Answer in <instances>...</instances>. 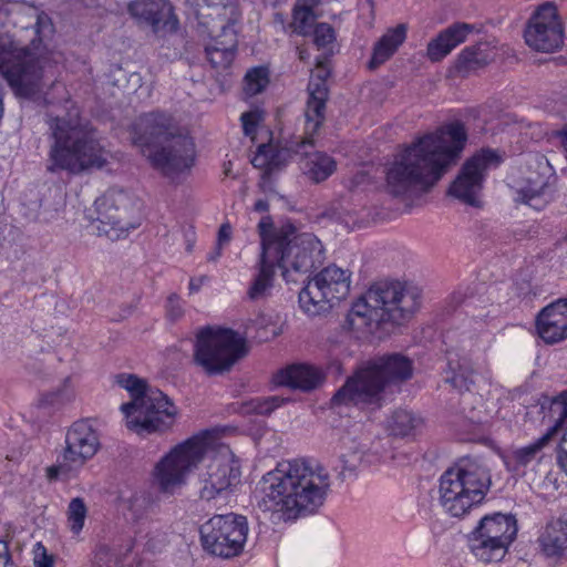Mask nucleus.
<instances>
[{
  "mask_svg": "<svg viewBox=\"0 0 567 567\" xmlns=\"http://www.w3.org/2000/svg\"><path fill=\"white\" fill-rule=\"evenodd\" d=\"M10 24L32 37L14 40L8 33L0 35V73L18 95L32 96L41 90L49 66L39 51L40 44L53 34V23L32 4L0 0V27Z\"/></svg>",
  "mask_w": 567,
  "mask_h": 567,
  "instance_id": "nucleus-1",
  "label": "nucleus"
},
{
  "mask_svg": "<svg viewBox=\"0 0 567 567\" xmlns=\"http://www.w3.org/2000/svg\"><path fill=\"white\" fill-rule=\"evenodd\" d=\"M329 487L321 465L300 458L281 462L259 481L257 506L274 524L292 523L317 513Z\"/></svg>",
  "mask_w": 567,
  "mask_h": 567,
  "instance_id": "nucleus-2",
  "label": "nucleus"
},
{
  "mask_svg": "<svg viewBox=\"0 0 567 567\" xmlns=\"http://www.w3.org/2000/svg\"><path fill=\"white\" fill-rule=\"evenodd\" d=\"M467 142L461 122L425 134L399 153L386 171V184L395 196L427 192L460 158Z\"/></svg>",
  "mask_w": 567,
  "mask_h": 567,
  "instance_id": "nucleus-3",
  "label": "nucleus"
},
{
  "mask_svg": "<svg viewBox=\"0 0 567 567\" xmlns=\"http://www.w3.org/2000/svg\"><path fill=\"white\" fill-rule=\"evenodd\" d=\"M50 148L47 171L80 174L90 168H102L109 159V151L101 144L96 132L84 123L79 110L72 107L65 115H48Z\"/></svg>",
  "mask_w": 567,
  "mask_h": 567,
  "instance_id": "nucleus-4",
  "label": "nucleus"
},
{
  "mask_svg": "<svg viewBox=\"0 0 567 567\" xmlns=\"http://www.w3.org/2000/svg\"><path fill=\"white\" fill-rule=\"evenodd\" d=\"M421 298V289L412 284L378 281L352 305L343 327L365 333L382 322L401 324L417 311Z\"/></svg>",
  "mask_w": 567,
  "mask_h": 567,
  "instance_id": "nucleus-5",
  "label": "nucleus"
},
{
  "mask_svg": "<svg viewBox=\"0 0 567 567\" xmlns=\"http://www.w3.org/2000/svg\"><path fill=\"white\" fill-rule=\"evenodd\" d=\"M141 133L135 144L152 166L168 177L189 169L195 162V144L164 113H148L140 118Z\"/></svg>",
  "mask_w": 567,
  "mask_h": 567,
  "instance_id": "nucleus-6",
  "label": "nucleus"
},
{
  "mask_svg": "<svg viewBox=\"0 0 567 567\" xmlns=\"http://www.w3.org/2000/svg\"><path fill=\"white\" fill-rule=\"evenodd\" d=\"M412 377L409 358L394 353L368 362L350 377L333 395L334 405H355L375 410L382 406L386 388Z\"/></svg>",
  "mask_w": 567,
  "mask_h": 567,
  "instance_id": "nucleus-7",
  "label": "nucleus"
},
{
  "mask_svg": "<svg viewBox=\"0 0 567 567\" xmlns=\"http://www.w3.org/2000/svg\"><path fill=\"white\" fill-rule=\"evenodd\" d=\"M116 383L131 395V401L121 405L130 430L143 435L163 433L174 426L178 409L161 390L134 374H118Z\"/></svg>",
  "mask_w": 567,
  "mask_h": 567,
  "instance_id": "nucleus-8",
  "label": "nucleus"
},
{
  "mask_svg": "<svg viewBox=\"0 0 567 567\" xmlns=\"http://www.w3.org/2000/svg\"><path fill=\"white\" fill-rule=\"evenodd\" d=\"M258 228L261 246L277 251L274 260L287 282H297L296 275L308 274L323 262V246L313 234L298 233L292 225L271 230L267 218L261 219Z\"/></svg>",
  "mask_w": 567,
  "mask_h": 567,
  "instance_id": "nucleus-9",
  "label": "nucleus"
},
{
  "mask_svg": "<svg viewBox=\"0 0 567 567\" xmlns=\"http://www.w3.org/2000/svg\"><path fill=\"white\" fill-rule=\"evenodd\" d=\"M491 483L489 468L484 462L464 457L441 476V505L452 516L461 517L483 502Z\"/></svg>",
  "mask_w": 567,
  "mask_h": 567,
  "instance_id": "nucleus-10",
  "label": "nucleus"
},
{
  "mask_svg": "<svg viewBox=\"0 0 567 567\" xmlns=\"http://www.w3.org/2000/svg\"><path fill=\"white\" fill-rule=\"evenodd\" d=\"M209 434H196L175 445L155 464L152 477L157 489L174 495L187 482L189 474L203 462L208 449Z\"/></svg>",
  "mask_w": 567,
  "mask_h": 567,
  "instance_id": "nucleus-11",
  "label": "nucleus"
},
{
  "mask_svg": "<svg viewBox=\"0 0 567 567\" xmlns=\"http://www.w3.org/2000/svg\"><path fill=\"white\" fill-rule=\"evenodd\" d=\"M246 353L245 338L231 329L207 327L197 333L194 360L208 374L228 371Z\"/></svg>",
  "mask_w": 567,
  "mask_h": 567,
  "instance_id": "nucleus-12",
  "label": "nucleus"
},
{
  "mask_svg": "<svg viewBox=\"0 0 567 567\" xmlns=\"http://www.w3.org/2000/svg\"><path fill=\"white\" fill-rule=\"evenodd\" d=\"M547 417L554 424L535 442L512 451L506 461L509 470L520 472L533 462L540 461L544 449L555 442L558 435L563 433L558 445L557 462L567 473V390L551 400Z\"/></svg>",
  "mask_w": 567,
  "mask_h": 567,
  "instance_id": "nucleus-13",
  "label": "nucleus"
},
{
  "mask_svg": "<svg viewBox=\"0 0 567 567\" xmlns=\"http://www.w3.org/2000/svg\"><path fill=\"white\" fill-rule=\"evenodd\" d=\"M248 530L245 516L234 513L215 515L200 526L202 546L213 556L229 559L241 554Z\"/></svg>",
  "mask_w": 567,
  "mask_h": 567,
  "instance_id": "nucleus-14",
  "label": "nucleus"
},
{
  "mask_svg": "<svg viewBox=\"0 0 567 567\" xmlns=\"http://www.w3.org/2000/svg\"><path fill=\"white\" fill-rule=\"evenodd\" d=\"M350 291V274L334 265L310 279L299 292L300 308L309 316L328 312Z\"/></svg>",
  "mask_w": 567,
  "mask_h": 567,
  "instance_id": "nucleus-15",
  "label": "nucleus"
},
{
  "mask_svg": "<svg viewBox=\"0 0 567 567\" xmlns=\"http://www.w3.org/2000/svg\"><path fill=\"white\" fill-rule=\"evenodd\" d=\"M99 446L97 434L87 421L73 423L65 435L62 455L56 464L47 467L48 480H70L96 454Z\"/></svg>",
  "mask_w": 567,
  "mask_h": 567,
  "instance_id": "nucleus-16",
  "label": "nucleus"
},
{
  "mask_svg": "<svg viewBox=\"0 0 567 567\" xmlns=\"http://www.w3.org/2000/svg\"><path fill=\"white\" fill-rule=\"evenodd\" d=\"M94 205L97 216L93 226L99 236L118 240L140 226V221L133 216L131 197L121 189H109Z\"/></svg>",
  "mask_w": 567,
  "mask_h": 567,
  "instance_id": "nucleus-17",
  "label": "nucleus"
},
{
  "mask_svg": "<svg viewBox=\"0 0 567 567\" xmlns=\"http://www.w3.org/2000/svg\"><path fill=\"white\" fill-rule=\"evenodd\" d=\"M240 481V465L229 447H221L199 475L202 499L210 501L224 495Z\"/></svg>",
  "mask_w": 567,
  "mask_h": 567,
  "instance_id": "nucleus-18",
  "label": "nucleus"
},
{
  "mask_svg": "<svg viewBox=\"0 0 567 567\" xmlns=\"http://www.w3.org/2000/svg\"><path fill=\"white\" fill-rule=\"evenodd\" d=\"M499 158L494 151L484 150L462 166L457 177L452 183L449 194L471 206L480 205V195L484 178L491 165H497Z\"/></svg>",
  "mask_w": 567,
  "mask_h": 567,
  "instance_id": "nucleus-19",
  "label": "nucleus"
},
{
  "mask_svg": "<svg viewBox=\"0 0 567 567\" xmlns=\"http://www.w3.org/2000/svg\"><path fill=\"white\" fill-rule=\"evenodd\" d=\"M524 37L529 48L540 52H553L563 45V25L553 3L538 8L530 18Z\"/></svg>",
  "mask_w": 567,
  "mask_h": 567,
  "instance_id": "nucleus-20",
  "label": "nucleus"
},
{
  "mask_svg": "<svg viewBox=\"0 0 567 567\" xmlns=\"http://www.w3.org/2000/svg\"><path fill=\"white\" fill-rule=\"evenodd\" d=\"M198 24L215 34L219 23L235 25L240 19L238 0H190Z\"/></svg>",
  "mask_w": 567,
  "mask_h": 567,
  "instance_id": "nucleus-21",
  "label": "nucleus"
},
{
  "mask_svg": "<svg viewBox=\"0 0 567 567\" xmlns=\"http://www.w3.org/2000/svg\"><path fill=\"white\" fill-rule=\"evenodd\" d=\"M128 13L153 31H174L178 20L173 12L169 0H133L127 7Z\"/></svg>",
  "mask_w": 567,
  "mask_h": 567,
  "instance_id": "nucleus-22",
  "label": "nucleus"
},
{
  "mask_svg": "<svg viewBox=\"0 0 567 567\" xmlns=\"http://www.w3.org/2000/svg\"><path fill=\"white\" fill-rule=\"evenodd\" d=\"M313 145V135L307 134L296 141H291L289 146H279L275 144H261L251 159L256 168H261L271 174L276 169L285 166L292 157V154L301 153V150Z\"/></svg>",
  "mask_w": 567,
  "mask_h": 567,
  "instance_id": "nucleus-23",
  "label": "nucleus"
},
{
  "mask_svg": "<svg viewBox=\"0 0 567 567\" xmlns=\"http://www.w3.org/2000/svg\"><path fill=\"white\" fill-rule=\"evenodd\" d=\"M536 331L538 337L549 346L567 339V299H558L538 312Z\"/></svg>",
  "mask_w": 567,
  "mask_h": 567,
  "instance_id": "nucleus-24",
  "label": "nucleus"
},
{
  "mask_svg": "<svg viewBox=\"0 0 567 567\" xmlns=\"http://www.w3.org/2000/svg\"><path fill=\"white\" fill-rule=\"evenodd\" d=\"M207 33L214 40L213 43L206 47L207 59L216 69L228 68L233 63L237 50L235 25L219 23L215 34Z\"/></svg>",
  "mask_w": 567,
  "mask_h": 567,
  "instance_id": "nucleus-25",
  "label": "nucleus"
},
{
  "mask_svg": "<svg viewBox=\"0 0 567 567\" xmlns=\"http://www.w3.org/2000/svg\"><path fill=\"white\" fill-rule=\"evenodd\" d=\"M474 30L475 25L464 22L450 25L429 42L426 48V58L431 62L442 61L458 44L465 42L468 34Z\"/></svg>",
  "mask_w": 567,
  "mask_h": 567,
  "instance_id": "nucleus-26",
  "label": "nucleus"
},
{
  "mask_svg": "<svg viewBox=\"0 0 567 567\" xmlns=\"http://www.w3.org/2000/svg\"><path fill=\"white\" fill-rule=\"evenodd\" d=\"M474 530L483 534L489 540L509 547L516 538L518 528L517 522L513 515L494 513L481 518Z\"/></svg>",
  "mask_w": 567,
  "mask_h": 567,
  "instance_id": "nucleus-27",
  "label": "nucleus"
},
{
  "mask_svg": "<svg viewBox=\"0 0 567 567\" xmlns=\"http://www.w3.org/2000/svg\"><path fill=\"white\" fill-rule=\"evenodd\" d=\"M277 251L275 248L261 246V254L258 264V274L251 280L247 296L252 301L266 299L274 287V279L277 264L274 260Z\"/></svg>",
  "mask_w": 567,
  "mask_h": 567,
  "instance_id": "nucleus-28",
  "label": "nucleus"
},
{
  "mask_svg": "<svg viewBox=\"0 0 567 567\" xmlns=\"http://www.w3.org/2000/svg\"><path fill=\"white\" fill-rule=\"evenodd\" d=\"M308 93L305 127L307 134L315 135L324 121L326 102L328 100L327 83L310 78Z\"/></svg>",
  "mask_w": 567,
  "mask_h": 567,
  "instance_id": "nucleus-29",
  "label": "nucleus"
},
{
  "mask_svg": "<svg viewBox=\"0 0 567 567\" xmlns=\"http://www.w3.org/2000/svg\"><path fill=\"white\" fill-rule=\"evenodd\" d=\"M322 378V373L317 368L298 363L279 371L275 381L279 385L309 391L317 388Z\"/></svg>",
  "mask_w": 567,
  "mask_h": 567,
  "instance_id": "nucleus-30",
  "label": "nucleus"
},
{
  "mask_svg": "<svg viewBox=\"0 0 567 567\" xmlns=\"http://www.w3.org/2000/svg\"><path fill=\"white\" fill-rule=\"evenodd\" d=\"M300 155V168L313 183L326 181L337 168L336 161L323 152H308L303 148Z\"/></svg>",
  "mask_w": 567,
  "mask_h": 567,
  "instance_id": "nucleus-31",
  "label": "nucleus"
},
{
  "mask_svg": "<svg viewBox=\"0 0 567 567\" xmlns=\"http://www.w3.org/2000/svg\"><path fill=\"white\" fill-rule=\"evenodd\" d=\"M408 28L405 24H398L389 29L374 44L372 58L369 62L370 69H377L388 61L406 39Z\"/></svg>",
  "mask_w": 567,
  "mask_h": 567,
  "instance_id": "nucleus-32",
  "label": "nucleus"
},
{
  "mask_svg": "<svg viewBox=\"0 0 567 567\" xmlns=\"http://www.w3.org/2000/svg\"><path fill=\"white\" fill-rule=\"evenodd\" d=\"M539 544L546 556L560 557L567 554V518L549 522L539 536Z\"/></svg>",
  "mask_w": 567,
  "mask_h": 567,
  "instance_id": "nucleus-33",
  "label": "nucleus"
},
{
  "mask_svg": "<svg viewBox=\"0 0 567 567\" xmlns=\"http://www.w3.org/2000/svg\"><path fill=\"white\" fill-rule=\"evenodd\" d=\"M553 187L548 179L528 178L527 184L518 189L517 200L536 210L543 209L553 199Z\"/></svg>",
  "mask_w": 567,
  "mask_h": 567,
  "instance_id": "nucleus-34",
  "label": "nucleus"
},
{
  "mask_svg": "<svg viewBox=\"0 0 567 567\" xmlns=\"http://www.w3.org/2000/svg\"><path fill=\"white\" fill-rule=\"evenodd\" d=\"M468 542L472 554L485 564L501 561L508 550V547L489 540L486 536L476 530L472 532Z\"/></svg>",
  "mask_w": 567,
  "mask_h": 567,
  "instance_id": "nucleus-35",
  "label": "nucleus"
},
{
  "mask_svg": "<svg viewBox=\"0 0 567 567\" xmlns=\"http://www.w3.org/2000/svg\"><path fill=\"white\" fill-rule=\"evenodd\" d=\"M422 419L408 410L395 411L388 420V431L393 436L405 437L414 435L421 426Z\"/></svg>",
  "mask_w": 567,
  "mask_h": 567,
  "instance_id": "nucleus-36",
  "label": "nucleus"
},
{
  "mask_svg": "<svg viewBox=\"0 0 567 567\" xmlns=\"http://www.w3.org/2000/svg\"><path fill=\"white\" fill-rule=\"evenodd\" d=\"M447 373L446 382L460 392L470 391L471 386L474 384L472 370L461 364L458 361L454 362L451 358L449 359Z\"/></svg>",
  "mask_w": 567,
  "mask_h": 567,
  "instance_id": "nucleus-37",
  "label": "nucleus"
},
{
  "mask_svg": "<svg viewBox=\"0 0 567 567\" xmlns=\"http://www.w3.org/2000/svg\"><path fill=\"white\" fill-rule=\"evenodd\" d=\"M482 47V44H478L465 48L458 55L457 68L460 70L470 71L487 64L489 56Z\"/></svg>",
  "mask_w": 567,
  "mask_h": 567,
  "instance_id": "nucleus-38",
  "label": "nucleus"
},
{
  "mask_svg": "<svg viewBox=\"0 0 567 567\" xmlns=\"http://www.w3.org/2000/svg\"><path fill=\"white\" fill-rule=\"evenodd\" d=\"M244 91L254 96L261 93L269 83V72L265 66H256L246 73Z\"/></svg>",
  "mask_w": 567,
  "mask_h": 567,
  "instance_id": "nucleus-39",
  "label": "nucleus"
},
{
  "mask_svg": "<svg viewBox=\"0 0 567 567\" xmlns=\"http://www.w3.org/2000/svg\"><path fill=\"white\" fill-rule=\"evenodd\" d=\"M68 522L71 532L79 535L84 526L87 514L86 505L81 497L73 498L68 506Z\"/></svg>",
  "mask_w": 567,
  "mask_h": 567,
  "instance_id": "nucleus-40",
  "label": "nucleus"
},
{
  "mask_svg": "<svg viewBox=\"0 0 567 567\" xmlns=\"http://www.w3.org/2000/svg\"><path fill=\"white\" fill-rule=\"evenodd\" d=\"M316 18L317 17L313 11L305 8L295 7L293 20L291 24L293 31L303 37L310 35L316 25Z\"/></svg>",
  "mask_w": 567,
  "mask_h": 567,
  "instance_id": "nucleus-41",
  "label": "nucleus"
},
{
  "mask_svg": "<svg viewBox=\"0 0 567 567\" xmlns=\"http://www.w3.org/2000/svg\"><path fill=\"white\" fill-rule=\"evenodd\" d=\"M74 396L70 379H65L61 389L45 393L40 399L41 406H60L70 402Z\"/></svg>",
  "mask_w": 567,
  "mask_h": 567,
  "instance_id": "nucleus-42",
  "label": "nucleus"
},
{
  "mask_svg": "<svg viewBox=\"0 0 567 567\" xmlns=\"http://www.w3.org/2000/svg\"><path fill=\"white\" fill-rule=\"evenodd\" d=\"M313 42L318 49L331 52V45L336 40V32L328 23H317L311 32Z\"/></svg>",
  "mask_w": 567,
  "mask_h": 567,
  "instance_id": "nucleus-43",
  "label": "nucleus"
},
{
  "mask_svg": "<svg viewBox=\"0 0 567 567\" xmlns=\"http://www.w3.org/2000/svg\"><path fill=\"white\" fill-rule=\"evenodd\" d=\"M240 120L245 135L254 137L261 120L260 113L258 111L246 112L241 114Z\"/></svg>",
  "mask_w": 567,
  "mask_h": 567,
  "instance_id": "nucleus-44",
  "label": "nucleus"
},
{
  "mask_svg": "<svg viewBox=\"0 0 567 567\" xmlns=\"http://www.w3.org/2000/svg\"><path fill=\"white\" fill-rule=\"evenodd\" d=\"M257 323L259 326L257 337L260 341H269L280 334V329L270 324V320L266 317H260Z\"/></svg>",
  "mask_w": 567,
  "mask_h": 567,
  "instance_id": "nucleus-45",
  "label": "nucleus"
},
{
  "mask_svg": "<svg viewBox=\"0 0 567 567\" xmlns=\"http://www.w3.org/2000/svg\"><path fill=\"white\" fill-rule=\"evenodd\" d=\"M34 566L35 567H53V557L47 553V549L41 543L35 545L34 550Z\"/></svg>",
  "mask_w": 567,
  "mask_h": 567,
  "instance_id": "nucleus-46",
  "label": "nucleus"
},
{
  "mask_svg": "<svg viewBox=\"0 0 567 567\" xmlns=\"http://www.w3.org/2000/svg\"><path fill=\"white\" fill-rule=\"evenodd\" d=\"M285 402V399L280 396H270L267 398L264 402L259 404L257 408L258 412L261 414H269L275 409L279 408Z\"/></svg>",
  "mask_w": 567,
  "mask_h": 567,
  "instance_id": "nucleus-47",
  "label": "nucleus"
},
{
  "mask_svg": "<svg viewBox=\"0 0 567 567\" xmlns=\"http://www.w3.org/2000/svg\"><path fill=\"white\" fill-rule=\"evenodd\" d=\"M167 313L172 319H178L183 315V307L179 298L175 295L167 299Z\"/></svg>",
  "mask_w": 567,
  "mask_h": 567,
  "instance_id": "nucleus-48",
  "label": "nucleus"
},
{
  "mask_svg": "<svg viewBox=\"0 0 567 567\" xmlns=\"http://www.w3.org/2000/svg\"><path fill=\"white\" fill-rule=\"evenodd\" d=\"M230 239L231 226L228 223H225L219 227L216 245L223 248L224 246L228 245Z\"/></svg>",
  "mask_w": 567,
  "mask_h": 567,
  "instance_id": "nucleus-49",
  "label": "nucleus"
},
{
  "mask_svg": "<svg viewBox=\"0 0 567 567\" xmlns=\"http://www.w3.org/2000/svg\"><path fill=\"white\" fill-rule=\"evenodd\" d=\"M329 76V70L324 62L318 61L316 66V72L312 73L311 78L315 80H322L326 82L327 78Z\"/></svg>",
  "mask_w": 567,
  "mask_h": 567,
  "instance_id": "nucleus-50",
  "label": "nucleus"
},
{
  "mask_svg": "<svg viewBox=\"0 0 567 567\" xmlns=\"http://www.w3.org/2000/svg\"><path fill=\"white\" fill-rule=\"evenodd\" d=\"M10 553L8 544L3 540H0V567H7L10 561Z\"/></svg>",
  "mask_w": 567,
  "mask_h": 567,
  "instance_id": "nucleus-51",
  "label": "nucleus"
},
{
  "mask_svg": "<svg viewBox=\"0 0 567 567\" xmlns=\"http://www.w3.org/2000/svg\"><path fill=\"white\" fill-rule=\"evenodd\" d=\"M319 3V0H298V4L296 7L305 8L313 11L315 7Z\"/></svg>",
  "mask_w": 567,
  "mask_h": 567,
  "instance_id": "nucleus-52",
  "label": "nucleus"
},
{
  "mask_svg": "<svg viewBox=\"0 0 567 567\" xmlns=\"http://www.w3.org/2000/svg\"><path fill=\"white\" fill-rule=\"evenodd\" d=\"M269 208V204L267 200L265 199H258L255 205H254V209L258 213H265L267 212Z\"/></svg>",
  "mask_w": 567,
  "mask_h": 567,
  "instance_id": "nucleus-53",
  "label": "nucleus"
},
{
  "mask_svg": "<svg viewBox=\"0 0 567 567\" xmlns=\"http://www.w3.org/2000/svg\"><path fill=\"white\" fill-rule=\"evenodd\" d=\"M221 251H223V248L217 246L214 248L213 251H210L208 255H207V260L208 261H217L218 258L221 256Z\"/></svg>",
  "mask_w": 567,
  "mask_h": 567,
  "instance_id": "nucleus-54",
  "label": "nucleus"
},
{
  "mask_svg": "<svg viewBox=\"0 0 567 567\" xmlns=\"http://www.w3.org/2000/svg\"><path fill=\"white\" fill-rule=\"evenodd\" d=\"M203 281H204V278H200L198 280L192 279L189 282V290L192 292L198 291L203 285Z\"/></svg>",
  "mask_w": 567,
  "mask_h": 567,
  "instance_id": "nucleus-55",
  "label": "nucleus"
},
{
  "mask_svg": "<svg viewBox=\"0 0 567 567\" xmlns=\"http://www.w3.org/2000/svg\"><path fill=\"white\" fill-rule=\"evenodd\" d=\"M298 55L301 61H305L309 58V53L305 49L298 48Z\"/></svg>",
  "mask_w": 567,
  "mask_h": 567,
  "instance_id": "nucleus-56",
  "label": "nucleus"
},
{
  "mask_svg": "<svg viewBox=\"0 0 567 567\" xmlns=\"http://www.w3.org/2000/svg\"><path fill=\"white\" fill-rule=\"evenodd\" d=\"M142 497L138 496V495H134L132 498H131V509L135 512V506L137 505V503L140 502Z\"/></svg>",
  "mask_w": 567,
  "mask_h": 567,
  "instance_id": "nucleus-57",
  "label": "nucleus"
},
{
  "mask_svg": "<svg viewBox=\"0 0 567 567\" xmlns=\"http://www.w3.org/2000/svg\"><path fill=\"white\" fill-rule=\"evenodd\" d=\"M3 114V103H2V86L0 85V118Z\"/></svg>",
  "mask_w": 567,
  "mask_h": 567,
  "instance_id": "nucleus-58",
  "label": "nucleus"
},
{
  "mask_svg": "<svg viewBox=\"0 0 567 567\" xmlns=\"http://www.w3.org/2000/svg\"><path fill=\"white\" fill-rule=\"evenodd\" d=\"M350 471V472H353L355 470V464H347V462L344 463V466H343V471Z\"/></svg>",
  "mask_w": 567,
  "mask_h": 567,
  "instance_id": "nucleus-59",
  "label": "nucleus"
}]
</instances>
